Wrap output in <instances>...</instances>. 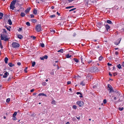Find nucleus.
<instances>
[{"mask_svg":"<svg viewBox=\"0 0 124 124\" xmlns=\"http://www.w3.org/2000/svg\"><path fill=\"white\" fill-rule=\"evenodd\" d=\"M17 0H14L11 2L10 5V8L11 9L14 10L15 8V4L16 2H18Z\"/></svg>","mask_w":124,"mask_h":124,"instance_id":"f257e3e1","label":"nucleus"},{"mask_svg":"<svg viewBox=\"0 0 124 124\" xmlns=\"http://www.w3.org/2000/svg\"><path fill=\"white\" fill-rule=\"evenodd\" d=\"M98 68L96 67H92L90 71L91 72L94 73L97 71Z\"/></svg>","mask_w":124,"mask_h":124,"instance_id":"f03ea898","label":"nucleus"},{"mask_svg":"<svg viewBox=\"0 0 124 124\" xmlns=\"http://www.w3.org/2000/svg\"><path fill=\"white\" fill-rule=\"evenodd\" d=\"M41 26L40 24H38L36 26V30L38 32L40 31L41 30Z\"/></svg>","mask_w":124,"mask_h":124,"instance_id":"7ed1b4c3","label":"nucleus"},{"mask_svg":"<svg viewBox=\"0 0 124 124\" xmlns=\"http://www.w3.org/2000/svg\"><path fill=\"white\" fill-rule=\"evenodd\" d=\"M12 47L14 48L18 47L19 46V45L16 42H13L12 44Z\"/></svg>","mask_w":124,"mask_h":124,"instance_id":"20e7f679","label":"nucleus"},{"mask_svg":"<svg viewBox=\"0 0 124 124\" xmlns=\"http://www.w3.org/2000/svg\"><path fill=\"white\" fill-rule=\"evenodd\" d=\"M0 38L2 40H4L5 41H6L8 40V39L7 38V37L2 36V35H1L0 36Z\"/></svg>","mask_w":124,"mask_h":124,"instance_id":"39448f33","label":"nucleus"},{"mask_svg":"<svg viewBox=\"0 0 124 124\" xmlns=\"http://www.w3.org/2000/svg\"><path fill=\"white\" fill-rule=\"evenodd\" d=\"M108 87L109 88V89L108 90H110V93L112 92H114V90L113 89L111 85H109V84H108Z\"/></svg>","mask_w":124,"mask_h":124,"instance_id":"423d86ee","label":"nucleus"},{"mask_svg":"<svg viewBox=\"0 0 124 124\" xmlns=\"http://www.w3.org/2000/svg\"><path fill=\"white\" fill-rule=\"evenodd\" d=\"M77 104L79 106L81 107L83 105V102L82 101H78L77 102Z\"/></svg>","mask_w":124,"mask_h":124,"instance_id":"0eeeda50","label":"nucleus"},{"mask_svg":"<svg viewBox=\"0 0 124 124\" xmlns=\"http://www.w3.org/2000/svg\"><path fill=\"white\" fill-rule=\"evenodd\" d=\"M121 40V38H120L118 39L116 42H115V44L116 45H118L119 44L120 42V41Z\"/></svg>","mask_w":124,"mask_h":124,"instance_id":"6e6552de","label":"nucleus"},{"mask_svg":"<svg viewBox=\"0 0 124 124\" xmlns=\"http://www.w3.org/2000/svg\"><path fill=\"white\" fill-rule=\"evenodd\" d=\"M9 75V74L7 72H6L5 73L4 75L3 76V78H6Z\"/></svg>","mask_w":124,"mask_h":124,"instance_id":"1a4fd4ad","label":"nucleus"},{"mask_svg":"<svg viewBox=\"0 0 124 124\" xmlns=\"http://www.w3.org/2000/svg\"><path fill=\"white\" fill-rule=\"evenodd\" d=\"M38 95L39 96H44L46 97L47 96L46 95V94H44V93H40Z\"/></svg>","mask_w":124,"mask_h":124,"instance_id":"9d476101","label":"nucleus"},{"mask_svg":"<svg viewBox=\"0 0 124 124\" xmlns=\"http://www.w3.org/2000/svg\"><path fill=\"white\" fill-rule=\"evenodd\" d=\"M30 9V8H28L26 9V10H25V12L26 13H27L28 12Z\"/></svg>","mask_w":124,"mask_h":124,"instance_id":"9b49d317","label":"nucleus"},{"mask_svg":"<svg viewBox=\"0 0 124 124\" xmlns=\"http://www.w3.org/2000/svg\"><path fill=\"white\" fill-rule=\"evenodd\" d=\"M105 27L107 31H108V30L110 28V26L108 24L106 25Z\"/></svg>","mask_w":124,"mask_h":124,"instance_id":"f8f14e48","label":"nucleus"},{"mask_svg":"<svg viewBox=\"0 0 124 124\" xmlns=\"http://www.w3.org/2000/svg\"><path fill=\"white\" fill-rule=\"evenodd\" d=\"M8 59L7 57H5L4 59V61L6 63H8Z\"/></svg>","mask_w":124,"mask_h":124,"instance_id":"ddd939ff","label":"nucleus"},{"mask_svg":"<svg viewBox=\"0 0 124 124\" xmlns=\"http://www.w3.org/2000/svg\"><path fill=\"white\" fill-rule=\"evenodd\" d=\"M18 38L20 39H22L23 38L22 35L20 34L18 35Z\"/></svg>","mask_w":124,"mask_h":124,"instance_id":"4468645a","label":"nucleus"},{"mask_svg":"<svg viewBox=\"0 0 124 124\" xmlns=\"http://www.w3.org/2000/svg\"><path fill=\"white\" fill-rule=\"evenodd\" d=\"M8 22L9 24L10 25H11L12 24V23L11 22V20L10 19H9L8 20Z\"/></svg>","mask_w":124,"mask_h":124,"instance_id":"2eb2a0df","label":"nucleus"},{"mask_svg":"<svg viewBox=\"0 0 124 124\" xmlns=\"http://www.w3.org/2000/svg\"><path fill=\"white\" fill-rule=\"evenodd\" d=\"M8 65L10 67H12L14 65V64H12L11 63H9Z\"/></svg>","mask_w":124,"mask_h":124,"instance_id":"dca6fc26","label":"nucleus"},{"mask_svg":"<svg viewBox=\"0 0 124 124\" xmlns=\"http://www.w3.org/2000/svg\"><path fill=\"white\" fill-rule=\"evenodd\" d=\"M117 67L119 69H122V67L120 64H119L117 66Z\"/></svg>","mask_w":124,"mask_h":124,"instance_id":"f3484780","label":"nucleus"},{"mask_svg":"<svg viewBox=\"0 0 124 124\" xmlns=\"http://www.w3.org/2000/svg\"><path fill=\"white\" fill-rule=\"evenodd\" d=\"M5 27L7 28V30L10 31V27L9 26V27H7V26H5Z\"/></svg>","mask_w":124,"mask_h":124,"instance_id":"a211bd4d","label":"nucleus"},{"mask_svg":"<svg viewBox=\"0 0 124 124\" xmlns=\"http://www.w3.org/2000/svg\"><path fill=\"white\" fill-rule=\"evenodd\" d=\"M37 11L36 9H35L33 11V13L35 15H36L37 14Z\"/></svg>","mask_w":124,"mask_h":124,"instance_id":"6ab92c4d","label":"nucleus"},{"mask_svg":"<svg viewBox=\"0 0 124 124\" xmlns=\"http://www.w3.org/2000/svg\"><path fill=\"white\" fill-rule=\"evenodd\" d=\"M20 15H21V17H24L25 16V14L24 13H21Z\"/></svg>","mask_w":124,"mask_h":124,"instance_id":"aec40b11","label":"nucleus"},{"mask_svg":"<svg viewBox=\"0 0 124 124\" xmlns=\"http://www.w3.org/2000/svg\"><path fill=\"white\" fill-rule=\"evenodd\" d=\"M71 56V55H69V54H67L66 55V57L67 58H69Z\"/></svg>","mask_w":124,"mask_h":124,"instance_id":"412c9836","label":"nucleus"},{"mask_svg":"<svg viewBox=\"0 0 124 124\" xmlns=\"http://www.w3.org/2000/svg\"><path fill=\"white\" fill-rule=\"evenodd\" d=\"M58 52H60L61 53H63V49H61L59 50L58 51Z\"/></svg>","mask_w":124,"mask_h":124,"instance_id":"4be33fe9","label":"nucleus"},{"mask_svg":"<svg viewBox=\"0 0 124 124\" xmlns=\"http://www.w3.org/2000/svg\"><path fill=\"white\" fill-rule=\"evenodd\" d=\"M17 114V112H15L13 114V117H15L16 115Z\"/></svg>","mask_w":124,"mask_h":124,"instance_id":"5701e85b","label":"nucleus"},{"mask_svg":"<svg viewBox=\"0 0 124 124\" xmlns=\"http://www.w3.org/2000/svg\"><path fill=\"white\" fill-rule=\"evenodd\" d=\"M94 48L96 49H99L100 47L99 46H95Z\"/></svg>","mask_w":124,"mask_h":124,"instance_id":"b1692460","label":"nucleus"},{"mask_svg":"<svg viewBox=\"0 0 124 124\" xmlns=\"http://www.w3.org/2000/svg\"><path fill=\"white\" fill-rule=\"evenodd\" d=\"M51 104L55 105L56 104V102L55 101L53 100L51 102Z\"/></svg>","mask_w":124,"mask_h":124,"instance_id":"393cba45","label":"nucleus"},{"mask_svg":"<svg viewBox=\"0 0 124 124\" xmlns=\"http://www.w3.org/2000/svg\"><path fill=\"white\" fill-rule=\"evenodd\" d=\"M84 57H85V56H82L80 58H81V59L82 62V63H83L82 61L83 60Z\"/></svg>","mask_w":124,"mask_h":124,"instance_id":"a878e982","label":"nucleus"},{"mask_svg":"<svg viewBox=\"0 0 124 124\" xmlns=\"http://www.w3.org/2000/svg\"><path fill=\"white\" fill-rule=\"evenodd\" d=\"M73 59L76 62H78V60L76 58H74Z\"/></svg>","mask_w":124,"mask_h":124,"instance_id":"bb28decb","label":"nucleus"},{"mask_svg":"<svg viewBox=\"0 0 124 124\" xmlns=\"http://www.w3.org/2000/svg\"><path fill=\"white\" fill-rule=\"evenodd\" d=\"M107 22L109 24H111L112 23V22L110 20H108L107 21Z\"/></svg>","mask_w":124,"mask_h":124,"instance_id":"cd10ccee","label":"nucleus"},{"mask_svg":"<svg viewBox=\"0 0 124 124\" xmlns=\"http://www.w3.org/2000/svg\"><path fill=\"white\" fill-rule=\"evenodd\" d=\"M55 17V15H51L50 16V17L51 18H54Z\"/></svg>","mask_w":124,"mask_h":124,"instance_id":"c85d7f7f","label":"nucleus"},{"mask_svg":"<svg viewBox=\"0 0 124 124\" xmlns=\"http://www.w3.org/2000/svg\"><path fill=\"white\" fill-rule=\"evenodd\" d=\"M80 85L83 86L85 85V83H84L83 81H82L80 83Z\"/></svg>","mask_w":124,"mask_h":124,"instance_id":"c756f323","label":"nucleus"},{"mask_svg":"<svg viewBox=\"0 0 124 124\" xmlns=\"http://www.w3.org/2000/svg\"><path fill=\"white\" fill-rule=\"evenodd\" d=\"M35 62H33L32 63V66L34 67L35 65Z\"/></svg>","mask_w":124,"mask_h":124,"instance_id":"7c9ffc66","label":"nucleus"},{"mask_svg":"<svg viewBox=\"0 0 124 124\" xmlns=\"http://www.w3.org/2000/svg\"><path fill=\"white\" fill-rule=\"evenodd\" d=\"M31 38H32L33 40H35L36 38V37L35 36H31Z\"/></svg>","mask_w":124,"mask_h":124,"instance_id":"2f4dec72","label":"nucleus"},{"mask_svg":"<svg viewBox=\"0 0 124 124\" xmlns=\"http://www.w3.org/2000/svg\"><path fill=\"white\" fill-rule=\"evenodd\" d=\"M31 21L33 23H35L36 22V20L35 19H31Z\"/></svg>","mask_w":124,"mask_h":124,"instance_id":"473e14b6","label":"nucleus"},{"mask_svg":"<svg viewBox=\"0 0 124 124\" xmlns=\"http://www.w3.org/2000/svg\"><path fill=\"white\" fill-rule=\"evenodd\" d=\"M26 24L28 26H30V23L28 22H27Z\"/></svg>","mask_w":124,"mask_h":124,"instance_id":"72a5a7b5","label":"nucleus"},{"mask_svg":"<svg viewBox=\"0 0 124 124\" xmlns=\"http://www.w3.org/2000/svg\"><path fill=\"white\" fill-rule=\"evenodd\" d=\"M41 46L42 47H44L45 46L44 44L43 43H40Z\"/></svg>","mask_w":124,"mask_h":124,"instance_id":"f704fd0d","label":"nucleus"},{"mask_svg":"<svg viewBox=\"0 0 124 124\" xmlns=\"http://www.w3.org/2000/svg\"><path fill=\"white\" fill-rule=\"evenodd\" d=\"M103 57L101 56H100L99 58V61H101Z\"/></svg>","mask_w":124,"mask_h":124,"instance_id":"c9c22d12","label":"nucleus"},{"mask_svg":"<svg viewBox=\"0 0 124 124\" xmlns=\"http://www.w3.org/2000/svg\"><path fill=\"white\" fill-rule=\"evenodd\" d=\"M123 109H124V108L123 107H122L121 108H118L119 110L120 111L122 110Z\"/></svg>","mask_w":124,"mask_h":124,"instance_id":"e433bc0d","label":"nucleus"},{"mask_svg":"<svg viewBox=\"0 0 124 124\" xmlns=\"http://www.w3.org/2000/svg\"><path fill=\"white\" fill-rule=\"evenodd\" d=\"M10 101V99L9 98H8L7 99L6 101V102H9V101Z\"/></svg>","mask_w":124,"mask_h":124,"instance_id":"4c0bfd02","label":"nucleus"},{"mask_svg":"<svg viewBox=\"0 0 124 124\" xmlns=\"http://www.w3.org/2000/svg\"><path fill=\"white\" fill-rule=\"evenodd\" d=\"M44 59H47L48 58V56L47 55H45L44 56H43Z\"/></svg>","mask_w":124,"mask_h":124,"instance_id":"58836bf2","label":"nucleus"},{"mask_svg":"<svg viewBox=\"0 0 124 124\" xmlns=\"http://www.w3.org/2000/svg\"><path fill=\"white\" fill-rule=\"evenodd\" d=\"M74 7L73 6H69L68 7H66V8H73Z\"/></svg>","mask_w":124,"mask_h":124,"instance_id":"ea45409f","label":"nucleus"},{"mask_svg":"<svg viewBox=\"0 0 124 124\" xmlns=\"http://www.w3.org/2000/svg\"><path fill=\"white\" fill-rule=\"evenodd\" d=\"M0 47L1 48V49H2L3 47V46L2 45L1 43V41L0 40Z\"/></svg>","mask_w":124,"mask_h":124,"instance_id":"a19ab883","label":"nucleus"},{"mask_svg":"<svg viewBox=\"0 0 124 124\" xmlns=\"http://www.w3.org/2000/svg\"><path fill=\"white\" fill-rule=\"evenodd\" d=\"M77 108V106L75 105H73V108L75 109H76Z\"/></svg>","mask_w":124,"mask_h":124,"instance_id":"79ce46f5","label":"nucleus"},{"mask_svg":"<svg viewBox=\"0 0 124 124\" xmlns=\"http://www.w3.org/2000/svg\"><path fill=\"white\" fill-rule=\"evenodd\" d=\"M50 31H51L52 32H53V33H54L55 32V31L54 30H53L52 29H51V30H50Z\"/></svg>","mask_w":124,"mask_h":124,"instance_id":"37998d69","label":"nucleus"},{"mask_svg":"<svg viewBox=\"0 0 124 124\" xmlns=\"http://www.w3.org/2000/svg\"><path fill=\"white\" fill-rule=\"evenodd\" d=\"M46 82H43L42 83V85H46Z\"/></svg>","mask_w":124,"mask_h":124,"instance_id":"c03bdc74","label":"nucleus"},{"mask_svg":"<svg viewBox=\"0 0 124 124\" xmlns=\"http://www.w3.org/2000/svg\"><path fill=\"white\" fill-rule=\"evenodd\" d=\"M103 102L105 104L107 103V101L106 99H104V100L103 101Z\"/></svg>","mask_w":124,"mask_h":124,"instance_id":"a18cd8bd","label":"nucleus"},{"mask_svg":"<svg viewBox=\"0 0 124 124\" xmlns=\"http://www.w3.org/2000/svg\"><path fill=\"white\" fill-rule=\"evenodd\" d=\"M3 16V14L2 13H0V16L1 17H2Z\"/></svg>","mask_w":124,"mask_h":124,"instance_id":"49530a36","label":"nucleus"},{"mask_svg":"<svg viewBox=\"0 0 124 124\" xmlns=\"http://www.w3.org/2000/svg\"><path fill=\"white\" fill-rule=\"evenodd\" d=\"M30 16H31V18H33L34 17V16L32 14H31L30 15Z\"/></svg>","mask_w":124,"mask_h":124,"instance_id":"de8ad7c7","label":"nucleus"},{"mask_svg":"<svg viewBox=\"0 0 124 124\" xmlns=\"http://www.w3.org/2000/svg\"><path fill=\"white\" fill-rule=\"evenodd\" d=\"M3 32H5V33H6V30L5 29H3Z\"/></svg>","mask_w":124,"mask_h":124,"instance_id":"09e8293b","label":"nucleus"},{"mask_svg":"<svg viewBox=\"0 0 124 124\" xmlns=\"http://www.w3.org/2000/svg\"><path fill=\"white\" fill-rule=\"evenodd\" d=\"M117 75V73L116 72L113 73V75L114 76L116 75Z\"/></svg>","mask_w":124,"mask_h":124,"instance_id":"8fccbe9b","label":"nucleus"},{"mask_svg":"<svg viewBox=\"0 0 124 124\" xmlns=\"http://www.w3.org/2000/svg\"><path fill=\"white\" fill-rule=\"evenodd\" d=\"M71 82L70 81H68L67 82V84L69 85L71 84Z\"/></svg>","mask_w":124,"mask_h":124,"instance_id":"3c124183","label":"nucleus"},{"mask_svg":"<svg viewBox=\"0 0 124 124\" xmlns=\"http://www.w3.org/2000/svg\"><path fill=\"white\" fill-rule=\"evenodd\" d=\"M107 65L109 66H111L112 65V64H111L109 63H108Z\"/></svg>","mask_w":124,"mask_h":124,"instance_id":"603ef678","label":"nucleus"},{"mask_svg":"<svg viewBox=\"0 0 124 124\" xmlns=\"http://www.w3.org/2000/svg\"><path fill=\"white\" fill-rule=\"evenodd\" d=\"M13 117V118H12V119H13V120H16V117Z\"/></svg>","mask_w":124,"mask_h":124,"instance_id":"864d4df0","label":"nucleus"},{"mask_svg":"<svg viewBox=\"0 0 124 124\" xmlns=\"http://www.w3.org/2000/svg\"><path fill=\"white\" fill-rule=\"evenodd\" d=\"M122 66L124 67V62H123L122 63V64L121 65Z\"/></svg>","mask_w":124,"mask_h":124,"instance_id":"5fc2aeb1","label":"nucleus"},{"mask_svg":"<svg viewBox=\"0 0 124 124\" xmlns=\"http://www.w3.org/2000/svg\"><path fill=\"white\" fill-rule=\"evenodd\" d=\"M40 59L42 60H44V58L43 57H40Z\"/></svg>","mask_w":124,"mask_h":124,"instance_id":"6e6d98bb","label":"nucleus"},{"mask_svg":"<svg viewBox=\"0 0 124 124\" xmlns=\"http://www.w3.org/2000/svg\"><path fill=\"white\" fill-rule=\"evenodd\" d=\"M17 64L19 65V66H20L21 65V63L20 62H18L17 63Z\"/></svg>","mask_w":124,"mask_h":124,"instance_id":"4d7b16f0","label":"nucleus"},{"mask_svg":"<svg viewBox=\"0 0 124 124\" xmlns=\"http://www.w3.org/2000/svg\"><path fill=\"white\" fill-rule=\"evenodd\" d=\"M22 30V28H19V30H18V31H21Z\"/></svg>","mask_w":124,"mask_h":124,"instance_id":"13d9d810","label":"nucleus"},{"mask_svg":"<svg viewBox=\"0 0 124 124\" xmlns=\"http://www.w3.org/2000/svg\"><path fill=\"white\" fill-rule=\"evenodd\" d=\"M34 89H32L31 90V92H33L34 91Z\"/></svg>","mask_w":124,"mask_h":124,"instance_id":"bf43d9fd","label":"nucleus"},{"mask_svg":"<svg viewBox=\"0 0 124 124\" xmlns=\"http://www.w3.org/2000/svg\"><path fill=\"white\" fill-rule=\"evenodd\" d=\"M109 76H112V75L110 73V72H109Z\"/></svg>","mask_w":124,"mask_h":124,"instance_id":"052dcab7","label":"nucleus"},{"mask_svg":"<svg viewBox=\"0 0 124 124\" xmlns=\"http://www.w3.org/2000/svg\"><path fill=\"white\" fill-rule=\"evenodd\" d=\"M11 78H9L8 79V81H9L11 80Z\"/></svg>","mask_w":124,"mask_h":124,"instance_id":"680f3d73","label":"nucleus"},{"mask_svg":"<svg viewBox=\"0 0 124 124\" xmlns=\"http://www.w3.org/2000/svg\"><path fill=\"white\" fill-rule=\"evenodd\" d=\"M73 0H68L69 1V2H71Z\"/></svg>","mask_w":124,"mask_h":124,"instance_id":"e2e57ef3","label":"nucleus"},{"mask_svg":"<svg viewBox=\"0 0 124 124\" xmlns=\"http://www.w3.org/2000/svg\"><path fill=\"white\" fill-rule=\"evenodd\" d=\"M115 54H116V55H117L118 54V52H115Z\"/></svg>","mask_w":124,"mask_h":124,"instance_id":"0e129e2a","label":"nucleus"},{"mask_svg":"<svg viewBox=\"0 0 124 124\" xmlns=\"http://www.w3.org/2000/svg\"><path fill=\"white\" fill-rule=\"evenodd\" d=\"M81 93L80 92H78L77 93V94H81Z\"/></svg>","mask_w":124,"mask_h":124,"instance_id":"69168bd1","label":"nucleus"},{"mask_svg":"<svg viewBox=\"0 0 124 124\" xmlns=\"http://www.w3.org/2000/svg\"><path fill=\"white\" fill-rule=\"evenodd\" d=\"M80 94V95L79 96V97H82V96L81 94H81Z\"/></svg>","mask_w":124,"mask_h":124,"instance_id":"338daca9","label":"nucleus"},{"mask_svg":"<svg viewBox=\"0 0 124 124\" xmlns=\"http://www.w3.org/2000/svg\"><path fill=\"white\" fill-rule=\"evenodd\" d=\"M54 8V7L53 6H52L51 7V8L52 9H53Z\"/></svg>","mask_w":124,"mask_h":124,"instance_id":"774afa93","label":"nucleus"}]
</instances>
